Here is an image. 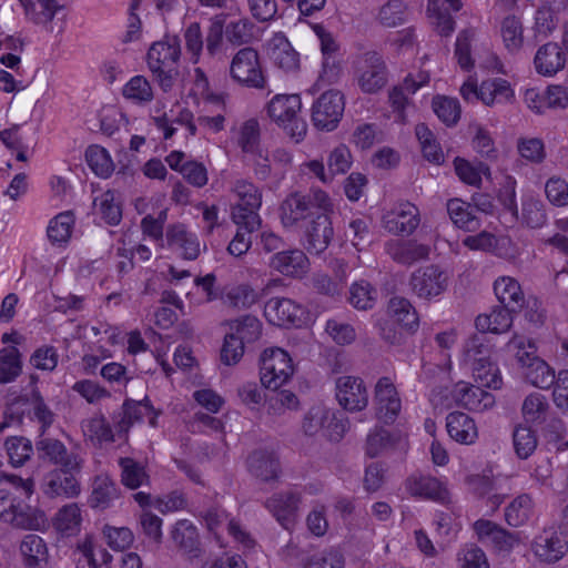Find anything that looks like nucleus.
Instances as JSON below:
<instances>
[{"instance_id": "f257e3e1", "label": "nucleus", "mask_w": 568, "mask_h": 568, "mask_svg": "<svg viewBox=\"0 0 568 568\" xmlns=\"http://www.w3.org/2000/svg\"><path fill=\"white\" fill-rule=\"evenodd\" d=\"M34 491L31 478L0 470V519L17 528L37 530L45 523L42 511L24 506Z\"/></svg>"}, {"instance_id": "f03ea898", "label": "nucleus", "mask_w": 568, "mask_h": 568, "mask_svg": "<svg viewBox=\"0 0 568 568\" xmlns=\"http://www.w3.org/2000/svg\"><path fill=\"white\" fill-rule=\"evenodd\" d=\"M181 54L180 40L168 37L164 41L154 42L148 52V65L159 87L169 92L179 77L178 62Z\"/></svg>"}, {"instance_id": "7ed1b4c3", "label": "nucleus", "mask_w": 568, "mask_h": 568, "mask_svg": "<svg viewBox=\"0 0 568 568\" xmlns=\"http://www.w3.org/2000/svg\"><path fill=\"white\" fill-rule=\"evenodd\" d=\"M301 108L298 94H276L266 106L268 116L295 142L302 141L307 131L306 122L300 116Z\"/></svg>"}, {"instance_id": "20e7f679", "label": "nucleus", "mask_w": 568, "mask_h": 568, "mask_svg": "<svg viewBox=\"0 0 568 568\" xmlns=\"http://www.w3.org/2000/svg\"><path fill=\"white\" fill-rule=\"evenodd\" d=\"M353 75L359 90L375 94L388 82V70L383 57L376 51H367L353 61Z\"/></svg>"}, {"instance_id": "39448f33", "label": "nucleus", "mask_w": 568, "mask_h": 568, "mask_svg": "<svg viewBox=\"0 0 568 568\" xmlns=\"http://www.w3.org/2000/svg\"><path fill=\"white\" fill-rule=\"evenodd\" d=\"M232 192L237 197L232 207V220L235 224L244 225L247 230H256L261 225L257 213L262 204L260 190L250 181L239 179L233 183Z\"/></svg>"}, {"instance_id": "423d86ee", "label": "nucleus", "mask_w": 568, "mask_h": 568, "mask_svg": "<svg viewBox=\"0 0 568 568\" xmlns=\"http://www.w3.org/2000/svg\"><path fill=\"white\" fill-rule=\"evenodd\" d=\"M450 273L437 264L416 268L409 277V286L419 298L430 301L444 294L450 283Z\"/></svg>"}, {"instance_id": "0eeeda50", "label": "nucleus", "mask_w": 568, "mask_h": 568, "mask_svg": "<svg viewBox=\"0 0 568 568\" xmlns=\"http://www.w3.org/2000/svg\"><path fill=\"white\" fill-rule=\"evenodd\" d=\"M294 367L287 352L275 347L265 349L261 356V383L270 389H278L293 375Z\"/></svg>"}, {"instance_id": "6e6552de", "label": "nucleus", "mask_w": 568, "mask_h": 568, "mask_svg": "<svg viewBox=\"0 0 568 568\" xmlns=\"http://www.w3.org/2000/svg\"><path fill=\"white\" fill-rule=\"evenodd\" d=\"M230 75L241 85L256 89L263 88L265 78L257 51L251 47L240 49L231 61Z\"/></svg>"}, {"instance_id": "1a4fd4ad", "label": "nucleus", "mask_w": 568, "mask_h": 568, "mask_svg": "<svg viewBox=\"0 0 568 568\" xmlns=\"http://www.w3.org/2000/svg\"><path fill=\"white\" fill-rule=\"evenodd\" d=\"M345 109L344 95L328 90L320 95L312 106V122L322 131H333L339 123Z\"/></svg>"}, {"instance_id": "9d476101", "label": "nucleus", "mask_w": 568, "mask_h": 568, "mask_svg": "<svg viewBox=\"0 0 568 568\" xmlns=\"http://www.w3.org/2000/svg\"><path fill=\"white\" fill-rule=\"evenodd\" d=\"M531 550L540 561L555 564L567 554L568 537L558 528H545L534 538Z\"/></svg>"}, {"instance_id": "9b49d317", "label": "nucleus", "mask_w": 568, "mask_h": 568, "mask_svg": "<svg viewBox=\"0 0 568 568\" xmlns=\"http://www.w3.org/2000/svg\"><path fill=\"white\" fill-rule=\"evenodd\" d=\"M420 223L419 210L410 202H400L384 213L383 227L393 235L408 236Z\"/></svg>"}, {"instance_id": "f8f14e48", "label": "nucleus", "mask_w": 568, "mask_h": 568, "mask_svg": "<svg viewBox=\"0 0 568 568\" xmlns=\"http://www.w3.org/2000/svg\"><path fill=\"white\" fill-rule=\"evenodd\" d=\"M335 396L338 404L351 413L361 412L367 407L368 393L362 378L341 376L335 382Z\"/></svg>"}, {"instance_id": "ddd939ff", "label": "nucleus", "mask_w": 568, "mask_h": 568, "mask_svg": "<svg viewBox=\"0 0 568 568\" xmlns=\"http://www.w3.org/2000/svg\"><path fill=\"white\" fill-rule=\"evenodd\" d=\"M301 495L294 490L275 493L264 501V507L284 528L290 530L297 518Z\"/></svg>"}, {"instance_id": "4468645a", "label": "nucleus", "mask_w": 568, "mask_h": 568, "mask_svg": "<svg viewBox=\"0 0 568 568\" xmlns=\"http://www.w3.org/2000/svg\"><path fill=\"white\" fill-rule=\"evenodd\" d=\"M374 405L377 419L393 424L402 409V402L395 385L388 377H382L375 385Z\"/></svg>"}, {"instance_id": "2eb2a0df", "label": "nucleus", "mask_w": 568, "mask_h": 568, "mask_svg": "<svg viewBox=\"0 0 568 568\" xmlns=\"http://www.w3.org/2000/svg\"><path fill=\"white\" fill-rule=\"evenodd\" d=\"M246 465L248 473L265 484L276 483L282 473L278 457L274 452L267 449L252 452L247 457Z\"/></svg>"}, {"instance_id": "dca6fc26", "label": "nucleus", "mask_w": 568, "mask_h": 568, "mask_svg": "<svg viewBox=\"0 0 568 568\" xmlns=\"http://www.w3.org/2000/svg\"><path fill=\"white\" fill-rule=\"evenodd\" d=\"M202 517L207 529L215 535H217L219 529L225 525L227 532L244 548H252L254 546V539L251 535L239 521L230 518L229 514L224 509L220 507L209 508Z\"/></svg>"}, {"instance_id": "f3484780", "label": "nucleus", "mask_w": 568, "mask_h": 568, "mask_svg": "<svg viewBox=\"0 0 568 568\" xmlns=\"http://www.w3.org/2000/svg\"><path fill=\"white\" fill-rule=\"evenodd\" d=\"M485 386L458 382L453 389V397L463 407L474 412H485L495 405V396Z\"/></svg>"}, {"instance_id": "a211bd4d", "label": "nucleus", "mask_w": 568, "mask_h": 568, "mask_svg": "<svg viewBox=\"0 0 568 568\" xmlns=\"http://www.w3.org/2000/svg\"><path fill=\"white\" fill-rule=\"evenodd\" d=\"M405 487L413 497L430 499L442 504L449 501V493L446 486L439 479L428 475L413 474L406 479Z\"/></svg>"}, {"instance_id": "6ab92c4d", "label": "nucleus", "mask_w": 568, "mask_h": 568, "mask_svg": "<svg viewBox=\"0 0 568 568\" xmlns=\"http://www.w3.org/2000/svg\"><path fill=\"white\" fill-rule=\"evenodd\" d=\"M80 469H61L49 473L44 478L43 491L50 497H64L73 498L77 497L80 491V484L75 478V473Z\"/></svg>"}, {"instance_id": "aec40b11", "label": "nucleus", "mask_w": 568, "mask_h": 568, "mask_svg": "<svg viewBox=\"0 0 568 568\" xmlns=\"http://www.w3.org/2000/svg\"><path fill=\"white\" fill-rule=\"evenodd\" d=\"M264 313L270 323L277 326H290L301 322L303 310L290 298L274 297L266 303Z\"/></svg>"}, {"instance_id": "412c9836", "label": "nucleus", "mask_w": 568, "mask_h": 568, "mask_svg": "<svg viewBox=\"0 0 568 568\" xmlns=\"http://www.w3.org/2000/svg\"><path fill=\"white\" fill-rule=\"evenodd\" d=\"M386 253L393 261L403 265H412L429 257L430 247L416 241L392 240L385 244Z\"/></svg>"}, {"instance_id": "4be33fe9", "label": "nucleus", "mask_w": 568, "mask_h": 568, "mask_svg": "<svg viewBox=\"0 0 568 568\" xmlns=\"http://www.w3.org/2000/svg\"><path fill=\"white\" fill-rule=\"evenodd\" d=\"M332 222L326 213H320L305 231V247L310 253L324 252L333 239Z\"/></svg>"}, {"instance_id": "5701e85b", "label": "nucleus", "mask_w": 568, "mask_h": 568, "mask_svg": "<svg viewBox=\"0 0 568 568\" xmlns=\"http://www.w3.org/2000/svg\"><path fill=\"white\" fill-rule=\"evenodd\" d=\"M474 529L479 540L490 542L501 551H510L518 544L516 534L507 531L490 520H477L474 524Z\"/></svg>"}, {"instance_id": "b1692460", "label": "nucleus", "mask_w": 568, "mask_h": 568, "mask_svg": "<svg viewBox=\"0 0 568 568\" xmlns=\"http://www.w3.org/2000/svg\"><path fill=\"white\" fill-rule=\"evenodd\" d=\"M168 244L174 251L180 252L183 258L193 261L201 253V246L197 236L190 233L181 224L173 225L166 231Z\"/></svg>"}, {"instance_id": "393cba45", "label": "nucleus", "mask_w": 568, "mask_h": 568, "mask_svg": "<svg viewBox=\"0 0 568 568\" xmlns=\"http://www.w3.org/2000/svg\"><path fill=\"white\" fill-rule=\"evenodd\" d=\"M270 58L284 72L300 69V55L283 34H276L270 42Z\"/></svg>"}, {"instance_id": "a878e982", "label": "nucleus", "mask_w": 568, "mask_h": 568, "mask_svg": "<svg viewBox=\"0 0 568 568\" xmlns=\"http://www.w3.org/2000/svg\"><path fill=\"white\" fill-rule=\"evenodd\" d=\"M271 266L287 276H301L308 270V258L301 250H286L274 254Z\"/></svg>"}, {"instance_id": "bb28decb", "label": "nucleus", "mask_w": 568, "mask_h": 568, "mask_svg": "<svg viewBox=\"0 0 568 568\" xmlns=\"http://www.w3.org/2000/svg\"><path fill=\"white\" fill-rule=\"evenodd\" d=\"M28 21L52 31L51 22L61 7L57 0H18Z\"/></svg>"}, {"instance_id": "cd10ccee", "label": "nucleus", "mask_w": 568, "mask_h": 568, "mask_svg": "<svg viewBox=\"0 0 568 568\" xmlns=\"http://www.w3.org/2000/svg\"><path fill=\"white\" fill-rule=\"evenodd\" d=\"M536 71L542 75H554L566 64V54L559 44L548 42L541 45L534 59Z\"/></svg>"}, {"instance_id": "c85d7f7f", "label": "nucleus", "mask_w": 568, "mask_h": 568, "mask_svg": "<svg viewBox=\"0 0 568 568\" xmlns=\"http://www.w3.org/2000/svg\"><path fill=\"white\" fill-rule=\"evenodd\" d=\"M153 414V406L148 398L143 400L126 399L119 418L114 417V428L119 435L126 434L132 425L141 422L145 415Z\"/></svg>"}, {"instance_id": "c756f323", "label": "nucleus", "mask_w": 568, "mask_h": 568, "mask_svg": "<svg viewBox=\"0 0 568 568\" xmlns=\"http://www.w3.org/2000/svg\"><path fill=\"white\" fill-rule=\"evenodd\" d=\"M446 428L450 438L460 444L470 445L478 437L474 419L462 412H453L447 415Z\"/></svg>"}, {"instance_id": "7c9ffc66", "label": "nucleus", "mask_w": 568, "mask_h": 568, "mask_svg": "<svg viewBox=\"0 0 568 568\" xmlns=\"http://www.w3.org/2000/svg\"><path fill=\"white\" fill-rule=\"evenodd\" d=\"M425 82L426 79L416 82L413 78L407 77L402 84L394 87L389 91L388 102L393 112L396 113L398 121L405 122L406 110L412 106L410 98Z\"/></svg>"}, {"instance_id": "2f4dec72", "label": "nucleus", "mask_w": 568, "mask_h": 568, "mask_svg": "<svg viewBox=\"0 0 568 568\" xmlns=\"http://www.w3.org/2000/svg\"><path fill=\"white\" fill-rule=\"evenodd\" d=\"M308 197L301 193L288 195L281 205V221L285 227H293L300 221L314 215Z\"/></svg>"}, {"instance_id": "473e14b6", "label": "nucleus", "mask_w": 568, "mask_h": 568, "mask_svg": "<svg viewBox=\"0 0 568 568\" xmlns=\"http://www.w3.org/2000/svg\"><path fill=\"white\" fill-rule=\"evenodd\" d=\"M517 311L509 310L505 305H498L491 308L488 314H480L475 321L476 328L481 332L501 334L507 332L513 324L511 313Z\"/></svg>"}, {"instance_id": "72a5a7b5", "label": "nucleus", "mask_w": 568, "mask_h": 568, "mask_svg": "<svg viewBox=\"0 0 568 568\" xmlns=\"http://www.w3.org/2000/svg\"><path fill=\"white\" fill-rule=\"evenodd\" d=\"M39 450L43 452L57 465L65 469H80L81 458L72 453H68L63 443L54 438H43L37 443Z\"/></svg>"}, {"instance_id": "f704fd0d", "label": "nucleus", "mask_w": 568, "mask_h": 568, "mask_svg": "<svg viewBox=\"0 0 568 568\" xmlns=\"http://www.w3.org/2000/svg\"><path fill=\"white\" fill-rule=\"evenodd\" d=\"M446 206L452 222L458 229L474 232L480 227V220L476 215L473 204L460 199H450Z\"/></svg>"}, {"instance_id": "c9c22d12", "label": "nucleus", "mask_w": 568, "mask_h": 568, "mask_svg": "<svg viewBox=\"0 0 568 568\" xmlns=\"http://www.w3.org/2000/svg\"><path fill=\"white\" fill-rule=\"evenodd\" d=\"M495 294L500 304L513 311H520L525 303V296L520 284L510 276H500L494 283Z\"/></svg>"}, {"instance_id": "e433bc0d", "label": "nucleus", "mask_w": 568, "mask_h": 568, "mask_svg": "<svg viewBox=\"0 0 568 568\" xmlns=\"http://www.w3.org/2000/svg\"><path fill=\"white\" fill-rule=\"evenodd\" d=\"M515 97L510 83L501 78L488 79L479 85L480 101L490 106L495 103H507Z\"/></svg>"}, {"instance_id": "4c0bfd02", "label": "nucleus", "mask_w": 568, "mask_h": 568, "mask_svg": "<svg viewBox=\"0 0 568 568\" xmlns=\"http://www.w3.org/2000/svg\"><path fill=\"white\" fill-rule=\"evenodd\" d=\"M226 325L230 329L227 334L240 339L243 345L256 342L262 335L261 321L250 314L230 320Z\"/></svg>"}, {"instance_id": "58836bf2", "label": "nucleus", "mask_w": 568, "mask_h": 568, "mask_svg": "<svg viewBox=\"0 0 568 568\" xmlns=\"http://www.w3.org/2000/svg\"><path fill=\"white\" fill-rule=\"evenodd\" d=\"M171 538L185 554L192 557L199 556V532L196 527L190 520H179L171 530Z\"/></svg>"}, {"instance_id": "ea45409f", "label": "nucleus", "mask_w": 568, "mask_h": 568, "mask_svg": "<svg viewBox=\"0 0 568 568\" xmlns=\"http://www.w3.org/2000/svg\"><path fill=\"white\" fill-rule=\"evenodd\" d=\"M119 498L116 484L108 476H97L93 481L89 504L94 509L104 510Z\"/></svg>"}, {"instance_id": "a19ab883", "label": "nucleus", "mask_w": 568, "mask_h": 568, "mask_svg": "<svg viewBox=\"0 0 568 568\" xmlns=\"http://www.w3.org/2000/svg\"><path fill=\"white\" fill-rule=\"evenodd\" d=\"M388 314L403 328L414 332L418 327V315L412 303L405 298L395 296L389 300Z\"/></svg>"}, {"instance_id": "79ce46f5", "label": "nucleus", "mask_w": 568, "mask_h": 568, "mask_svg": "<svg viewBox=\"0 0 568 568\" xmlns=\"http://www.w3.org/2000/svg\"><path fill=\"white\" fill-rule=\"evenodd\" d=\"M491 345L483 334H476L469 337L463 351V361L466 366L478 365L491 361Z\"/></svg>"}, {"instance_id": "37998d69", "label": "nucleus", "mask_w": 568, "mask_h": 568, "mask_svg": "<svg viewBox=\"0 0 568 568\" xmlns=\"http://www.w3.org/2000/svg\"><path fill=\"white\" fill-rule=\"evenodd\" d=\"M20 551L28 568H40L47 562V545L38 535H27L21 541Z\"/></svg>"}, {"instance_id": "c03bdc74", "label": "nucleus", "mask_w": 568, "mask_h": 568, "mask_svg": "<svg viewBox=\"0 0 568 568\" xmlns=\"http://www.w3.org/2000/svg\"><path fill=\"white\" fill-rule=\"evenodd\" d=\"M377 23L384 28H397L407 21V6L403 0H387L375 16Z\"/></svg>"}, {"instance_id": "a18cd8bd", "label": "nucleus", "mask_w": 568, "mask_h": 568, "mask_svg": "<svg viewBox=\"0 0 568 568\" xmlns=\"http://www.w3.org/2000/svg\"><path fill=\"white\" fill-rule=\"evenodd\" d=\"M534 501L530 495L520 494L505 509V519L511 527L525 525L534 514Z\"/></svg>"}, {"instance_id": "49530a36", "label": "nucleus", "mask_w": 568, "mask_h": 568, "mask_svg": "<svg viewBox=\"0 0 568 568\" xmlns=\"http://www.w3.org/2000/svg\"><path fill=\"white\" fill-rule=\"evenodd\" d=\"M121 467V481L130 489H138L150 481V477L145 467L131 457H122L119 459Z\"/></svg>"}, {"instance_id": "de8ad7c7", "label": "nucleus", "mask_w": 568, "mask_h": 568, "mask_svg": "<svg viewBox=\"0 0 568 568\" xmlns=\"http://www.w3.org/2000/svg\"><path fill=\"white\" fill-rule=\"evenodd\" d=\"M82 432L85 438L94 445L111 443L114 440V434L110 423L103 415H94L82 422Z\"/></svg>"}, {"instance_id": "09e8293b", "label": "nucleus", "mask_w": 568, "mask_h": 568, "mask_svg": "<svg viewBox=\"0 0 568 568\" xmlns=\"http://www.w3.org/2000/svg\"><path fill=\"white\" fill-rule=\"evenodd\" d=\"M524 376L529 384L541 389H548L556 381L555 371L540 357L528 363Z\"/></svg>"}, {"instance_id": "8fccbe9b", "label": "nucleus", "mask_w": 568, "mask_h": 568, "mask_svg": "<svg viewBox=\"0 0 568 568\" xmlns=\"http://www.w3.org/2000/svg\"><path fill=\"white\" fill-rule=\"evenodd\" d=\"M74 216L71 212H62L55 215L47 227L49 241L54 245L67 243L72 234Z\"/></svg>"}, {"instance_id": "3c124183", "label": "nucleus", "mask_w": 568, "mask_h": 568, "mask_svg": "<svg viewBox=\"0 0 568 568\" xmlns=\"http://www.w3.org/2000/svg\"><path fill=\"white\" fill-rule=\"evenodd\" d=\"M81 511L77 504L63 506L53 519L54 528L63 535L71 536L79 531L81 525Z\"/></svg>"}, {"instance_id": "603ef678", "label": "nucleus", "mask_w": 568, "mask_h": 568, "mask_svg": "<svg viewBox=\"0 0 568 568\" xmlns=\"http://www.w3.org/2000/svg\"><path fill=\"white\" fill-rule=\"evenodd\" d=\"M94 206L98 214L110 225H116L122 219V210L120 202L116 200L115 193L111 190L105 191L94 199Z\"/></svg>"}, {"instance_id": "864d4df0", "label": "nucleus", "mask_w": 568, "mask_h": 568, "mask_svg": "<svg viewBox=\"0 0 568 568\" xmlns=\"http://www.w3.org/2000/svg\"><path fill=\"white\" fill-rule=\"evenodd\" d=\"M85 160L89 168L100 178H109L114 170L110 154L99 145H91L87 149Z\"/></svg>"}, {"instance_id": "5fc2aeb1", "label": "nucleus", "mask_w": 568, "mask_h": 568, "mask_svg": "<svg viewBox=\"0 0 568 568\" xmlns=\"http://www.w3.org/2000/svg\"><path fill=\"white\" fill-rule=\"evenodd\" d=\"M22 371L20 352L17 347L4 348L0 352V384L14 381Z\"/></svg>"}, {"instance_id": "6e6d98bb", "label": "nucleus", "mask_w": 568, "mask_h": 568, "mask_svg": "<svg viewBox=\"0 0 568 568\" xmlns=\"http://www.w3.org/2000/svg\"><path fill=\"white\" fill-rule=\"evenodd\" d=\"M331 418V410L324 405L312 406L303 418L302 428L305 435L324 434L325 425Z\"/></svg>"}, {"instance_id": "4d7b16f0", "label": "nucleus", "mask_w": 568, "mask_h": 568, "mask_svg": "<svg viewBox=\"0 0 568 568\" xmlns=\"http://www.w3.org/2000/svg\"><path fill=\"white\" fill-rule=\"evenodd\" d=\"M4 447L9 463L13 467L23 466L33 453L31 442L24 437H10L6 440Z\"/></svg>"}, {"instance_id": "13d9d810", "label": "nucleus", "mask_w": 568, "mask_h": 568, "mask_svg": "<svg viewBox=\"0 0 568 568\" xmlns=\"http://www.w3.org/2000/svg\"><path fill=\"white\" fill-rule=\"evenodd\" d=\"M468 367L473 372V377L477 384L494 389L501 387L503 378L499 368L491 361Z\"/></svg>"}, {"instance_id": "bf43d9fd", "label": "nucleus", "mask_w": 568, "mask_h": 568, "mask_svg": "<svg viewBox=\"0 0 568 568\" xmlns=\"http://www.w3.org/2000/svg\"><path fill=\"white\" fill-rule=\"evenodd\" d=\"M524 29L519 18L515 16L506 17L501 22V37L506 48L509 51H517L524 42Z\"/></svg>"}, {"instance_id": "052dcab7", "label": "nucleus", "mask_w": 568, "mask_h": 568, "mask_svg": "<svg viewBox=\"0 0 568 568\" xmlns=\"http://www.w3.org/2000/svg\"><path fill=\"white\" fill-rule=\"evenodd\" d=\"M396 443V437L383 427H375L366 439V453L369 457H376L383 452L392 448Z\"/></svg>"}, {"instance_id": "680f3d73", "label": "nucleus", "mask_w": 568, "mask_h": 568, "mask_svg": "<svg viewBox=\"0 0 568 568\" xmlns=\"http://www.w3.org/2000/svg\"><path fill=\"white\" fill-rule=\"evenodd\" d=\"M454 166L457 176L464 183L473 186H479L481 184V175L489 174V168L486 164L479 163L478 166H474L460 158L454 160Z\"/></svg>"}, {"instance_id": "e2e57ef3", "label": "nucleus", "mask_w": 568, "mask_h": 568, "mask_svg": "<svg viewBox=\"0 0 568 568\" xmlns=\"http://www.w3.org/2000/svg\"><path fill=\"white\" fill-rule=\"evenodd\" d=\"M124 98L134 103H148L153 99V91L149 81L141 75L133 77L123 88Z\"/></svg>"}, {"instance_id": "0e129e2a", "label": "nucleus", "mask_w": 568, "mask_h": 568, "mask_svg": "<svg viewBox=\"0 0 568 568\" xmlns=\"http://www.w3.org/2000/svg\"><path fill=\"white\" fill-rule=\"evenodd\" d=\"M349 303L357 310H368L374 306L376 291L366 281L354 283L349 290Z\"/></svg>"}, {"instance_id": "69168bd1", "label": "nucleus", "mask_w": 568, "mask_h": 568, "mask_svg": "<svg viewBox=\"0 0 568 568\" xmlns=\"http://www.w3.org/2000/svg\"><path fill=\"white\" fill-rule=\"evenodd\" d=\"M383 133L375 123H358L354 129L352 141L361 150L371 149L375 143L381 142Z\"/></svg>"}, {"instance_id": "338daca9", "label": "nucleus", "mask_w": 568, "mask_h": 568, "mask_svg": "<svg viewBox=\"0 0 568 568\" xmlns=\"http://www.w3.org/2000/svg\"><path fill=\"white\" fill-rule=\"evenodd\" d=\"M548 409V403L544 395L531 393L523 403V415L526 422L540 423L545 419Z\"/></svg>"}, {"instance_id": "774afa93", "label": "nucleus", "mask_w": 568, "mask_h": 568, "mask_svg": "<svg viewBox=\"0 0 568 568\" xmlns=\"http://www.w3.org/2000/svg\"><path fill=\"white\" fill-rule=\"evenodd\" d=\"M239 146L245 153H256L260 145V125L257 120L248 119L240 128Z\"/></svg>"}]
</instances>
